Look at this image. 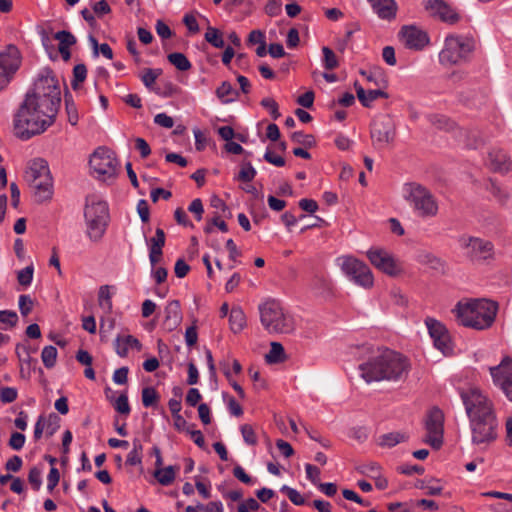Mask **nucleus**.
I'll return each mask as SVG.
<instances>
[{"label": "nucleus", "instance_id": "f257e3e1", "mask_svg": "<svg viewBox=\"0 0 512 512\" xmlns=\"http://www.w3.org/2000/svg\"><path fill=\"white\" fill-rule=\"evenodd\" d=\"M61 104V89L51 69L38 75L33 87L13 115V133L21 140H29L44 133L55 122Z\"/></svg>", "mask_w": 512, "mask_h": 512}, {"label": "nucleus", "instance_id": "f03ea898", "mask_svg": "<svg viewBox=\"0 0 512 512\" xmlns=\"http://www.w3.org/2000/svg\"><path fill=\"white\" fill-rule=\"evenodd\" d=\"M460 396L470 421L472 444L485 449L498 437V422L493 403L476 388L463 390Z\"/></svg>", "mask_w": 512, "mask_h": 512}, {"label": "nucleus", "instance_id": "7ed1b4c3", "mask_svg": "<svg viewBox=\"0 0 512 512\" xmlns=\"http://www.w3.org/2000/svg\"><path fill=\"white\" fill-rule=\"evenodd\" d=\"M361 377L367 382L400 381L410 370L409 360L402 354L384 349L359 365Z\"/></svg>", "mask_w": 512, "mask_h": 512}, {"label": "nucleus", "instance_id": "20e7f679", "mask_svg": "<svg viewBox=\"0 0 512 512\" xmlns=\"http://www.w3.org/2000/svg\"><path fill=\"white\" fill-rule=\"evenodd\" d=\"M497 310L498 305L494 301L472 299L467 302H458L452 312L461 325L483 330L493 324Z\"/></svg>", "mask_w": 512, "mask_h": 512}, {"label": "nucleus", "instance_id": "39448f33", "mask_svg": "<svg viewBox=\"0 0 512 512\" xmlns=\"http://www.w3.org/2000/svg\"><path fill=\"white\" fill-rule=\"evenodd\" d=\"M260 321L269 334H289L295 330V321L276 300L259 305Z\"/></svg>", "mask_w": 512, "mask_h": 512}, {"label": "nucleus", "instance_id": "423d86ee", "mask_svg": "<svg viewBox=\"0 0 512 512\" xmlns=\"http://www.w3.org/2000/svg\"><path fill=\"white\" fill-rule=\"evenodd\" d=\"M474 49L475 41L472 37L450 34L439 52V63L445 67L464 64L470 60Z\"/></svg>", "mask_w": 512, "mask_h": 512}, {"label": "nucleus", "instance_id": "0eeeda50", "mask_svg": "<svg viewBox=\"0 0 512 512\" xmlns=\"http://www.w3.org/2000/svg\"><path fill=\"white\" fill-rule=\"evenodd\" d=\"M84 217L87 226V236L91 241L99 242L103 238L108 226L109 209L107 203L96 197L88 198Z\"/></svg>", "mask_w": 512, "mask_h": 512}, {"label": "nucleus", "instance_id": "6e6552de", "mask_svg": "<svg viewBox=\"0 0 512 512\" xmlns=\"http://www.w3.org/2000/svg\"><path fill=\"white\" fill-rule=\"evenodd\" d=\"M404 198L418 217L433 218L437 216L438 201L426 187L416 183L406 184Z\"/></svg>", "mask_w": 512, "mask_h": 512}, {"label": "nucleus", "instance_id": "1a4fd4ad", "mask_svg": "<svg viewBox=\"0 0 512 512\" xmlns=\"http://www.w3.org/2000/svg\"><path fill=\"white\" fill-rule=\"evenodd\" d=\"M89 164L100 179L113 178L117 174L118 161L114 153L107 148L99 147L96 149L90 157Z\"/></svg>", "mask_w": 512, "mask_h": 512}, {"label": "nucleus", "instance_id": "9d476101", "mask_svg": "<svg viewBox=\"0 0 512 512\" xmlns=\"http://www.w3.org/2000/svg\"><path fill=\"white\" fill-rule=\"evenodd\" d=\"M341 268L343 272L357 285L369 289L374 284V277L370 268L362 261L353 257L343 258Z\"/></svg>", "mask_w": 512, "mask_h": 512}, {"label": "nucleus", "instance_id": "9b49d317", "mask_svg": "<svg viewBox=\"0 0 512 512\" xmlns=\"http://www.w3.org/2000/svg\"><path fill=\"white\" fill-rule=\"evenodd\" d=\"M493 384L512 402V358L505 356L501 362L489 368Z\"/></svg>", "mask_w": 512, "mask_h": 512}, {"label": "nucleus", "instance_id": "f8f14e48", "mask_svg": "<svg viewBox=\"0 0 512 512\" xmlns=\"http://www.w3.org/2000/svg\"><path fill=\"white\" fill-rule=\"evenodd\" d=\"M443 424L444 415L442 411L438 408L430 410L425 421L426 436L424 442L434 449H439L443 444Z\"/></svg>", "mask_w": 512, "mask_h": 512}, {"label": "nucleus", "instance_id": "ddd939ff", "mask_svg": "<svg viewBox=\"0 0 512 512\" xmlns=\"http://www.w3.org/2000/svg\"><path fill=\"white\" fill-rule=\"evenodd\" d=\"M371 264L389 276H397L402 272V267L391 253L384 249L372 248L367 252Z\"/></svg>", "mask_w": 512, "mask_h": 512}, {"label": "nucleus", "instance_id": "4468645a", "mask_svg": "<svg viewBox=\"0 0 512 512\" xmlns=\"http://www.w3.org/2000/svg\"><path fill=\"white\" fill-rule=\"evenodd\" d=\"M19 51L10 45L7 52L0 53V91L4 90L20 66Z\"/></svg>", "mask_w": 512, "mask_h": 512}, {"label": "nucleus", "instance_id": "2eb2a0df", "mask_svg": "<svg viewBox=\"0 0 512 512\" xmlns=\"http://www.w3.org/2000/svg\"><path fill=\"white\" fill-rule=\"evenodd\" d=\"M425 324L431 338L433 339L435 347L444 355L450 354L452 352V345L446 327L434 318H427L425 320Z\"/></svg>", "mask_w": 512, "mask_h": 512}, {"label": "nucleus", "instance_id": "dca6fc26", "mask_svg": "<svg viewBox=\"0 0 512 512\" xmlns=\"http://www.w3.org/2000/svg\"><path fill=\"white\" fill-rule=\"evenodd\" d=\"M371 138L378 148L388 146L395 138L394 124L387 118L374 121L371 127Z\"/></svg>", "mask_w": 512, "mask_h": 512}, {"label": "nucleus", "instance_id": "f3484780", "mask_svg": "<svg viewBox=\"0 0 512 512\" xmlns=\"http://www.w3.org/2000/svg\"><path fill=\"white\" fill-rule=\"evenodd\" d=\"M399 37L406 48L420 51L429 44V36L416 26H404L399 32Z\"/></svg>", "mask_w": 512, "mask_h": 512}, {"label": "nucleus", "instance_id": "a211bd4d", "mask_svg": "<svg viewBox=\"0 0 512 512\" xmlns=\"http://www.w3.org/2000/svg\"><path fill=\"white\" fill-rule=\"evenodd\" d=\"M467 256L473 262H483L493 258L494 246L490 241L471 237L465 243Z\"/></svg>", "mask_w": 512, "mask_h": 512}, {"label": "nucleus", "instance_id": "6ab92c4d", "mask_svg": "<svg viewBox=\"0 0 512 512\" xmlns=\"http://www.w3.org/2000/svg\"><path fill=\"white\" fill-rule=\"evenodd\" d=\"M425 9L431 16L437 17L448 24H455L460 19L455 9L443 0H426Z\"/></svg>", "mask_w": 512, "mask_h": 512}, {"label": "nucleus", "instance_id": "aec40b11", "mask_svg": "<svg viewBox=\"0 0 512 512\" xmlns=\"http://www.w3.org/2000/svg\"><path fill=\"white\" fill-rule=\"evenodd\" d=\"M33 190L35 201L42 203L51 200L53 196V179L51 173L47 175V179L39 178L28 182Z\"/></svg>", "mask_w": 512, "mask_h": 512}, {"label": "nucleus", "instance_id": "412c9836", "mask_svg": "<svg viewBox=\"0 0 512 512\" xmlns=\"http://www.w3.org/2000/svg\"><path fill=\"white\" fill-rule=\"evenodd\" d=\"M48 174H50V170L47 161L42 158H36L30 162L24 177L28 183L43 177L47 179Z\"/></svg>", "mask_w": 512, "mask_h": 512}, {"label": "nucleus", "instance_id": "4be33fe9", "mask_svg": "<svg viewBox=\"0 0 512 512\" xmlns=\"http://www.w3.org/2000/svg\"><path fill=\"white\" fill-rule=\"evenodd\" d=\"M489 165L492 170L500 173H506L512 169V161L500 149H493L489 153Z\"/></svg>", "mask_w": 512, "mask_h": 512}, {"label": "nucleus", "instance_id": "5701e85b", "mask_svg": "<svg viewBox=\"0 0 512 512\" xmlns=\"http://www.w3.org/2000/svg\"><path fill=\"white\" fill-rule=\"evenodd\" d=\"M54 39L59 42L58 50L63 60L68 61L71 57L70 47L76 44V37L67 30H61L54 34Z\"/></svg>", "mask_w": 512, "mask_h": 512}, {"label": "nucleus", "instance_id": "b1692460", "mask_svg": "<svg viewBox=\"0 0 512 512\" xmlns=\"http://www.w3.org/2000/svg\"><path fill=\"white\" fill-rule=\"evenodd\" d=\"M416 260L419 264L427 266L428 268L439 272L444 273L446 268V263L440 257L428 251H420L416 256Z\"/></svg>", "mask_w": 512, "mask_h": 512}, {"label": "nucleus", "instance_id": "393cba45", "mask_svg": "<svg viewBox=\"0 0 512 512\" xmlns=\"http://www.w3.org/2000/svg\"><path fill=\"white\" fill-rule=\"evenodd\" d=\"M182 314L180 303L177 300L168 302L165 307L164 324L169 330L175 329L181 322Z\"/></svg>", "mask_w": 512, "mask_h": 512}, {"label": "nucleus", "instance_id": "a878e982", "mask_svg": "<svg viewBox=\"0 0 512 512\" xmlns=\"http://www.w3.org/2000/svg\"><path fill=\"white\" fill-rule=\"evenodd\" d=\"M114 347L116 353L120 357H126L128 354L129 348H135L136 350L140 351L142 348V345L140 341L135 338L132 335H126V336H117L114 341Z\"/></svg>", "mask_w": 512, "mask_h": 512}, {"label": "nucleus", "instance_id": "bb28decb", "mask_svg": "<svg viewBox=\"0 0 512 512\" xmlns=\"http://www.w3.org/2000/svg\"><path fill=\"white\" fill-rule=\"evenodd\" d=\"M354 87L357 97L364 107H370L372 102L378 98H388V94L380 89L366 91L358 82L354 83Z\"/></svg>", "mask_w": 512, "mask_h": 512}, {"label": "nucleus", "instance_id": "cd10ccee", "mask_svg": "<svg viewBox=\"0 0 512 512\" xmlns=\"http://www.w3.org/2000/svg\"><path fill=\"white\" fill-rule=\"evenodd\" d=\"M374 12L383 19L395 17L396 3L394 0H369Z\"/></svg>", "mask_w": 512, "mask_h": 512}, {"label": "nucleus", "instance_id": "c85d7f7f", "mask_svg": "<svg viewBox=\"0 0 512 512\" xmlns=\"http://www.w3.org/2000/svg\"><path fill=\"white\" fill-rule=\"evenodd\" d=\"M179 471V466H167L155 468L153 473L156 480L163 486H169L176 478V473Z\"/></svg>", "mask_w": 512, "mask_h": 512}, {"label": "nucleus", "instance_id": "c756f323", "mask_svg": "<svg viewBox=\"0 0 512 512\" xmlns=\"http://www.w3.org/2000/svg\"><path fill=\"white\" fill-rule=\"evenodd\" d=\"M229 324H230V329L234 333H238V332L242 331L243 328L246 326V316L240 307H238V306L232 307V309L229 313Z\"/></svg>", "mask_w": 512, "mask_h": 512}, {"label": "nucleus", "instance_id": "7c9ffc66", "mask_svg": "<svg viewBox=\"0 0 512 512\" xmlns=\"http://www.w3.org/2000/svg\"><path fill=\"white\" fill-rule=\"evenodd\" d=\"M408 438L409 437L406 433L394 431V432H390V433L381 435L378 438V444L381 447L392 448L399 443L407 441Z\"/></svg>", "mask_w": 512, "mask_h": 512}, {"label": "nucleus", "instance_id": "2f4dec72", "mask_svg": "<svg viewBox=\"0 0 512 512\" xmlns=\"http://www.w3.org/2000/svg\"><path fill=\"white\" fill-rule=\"evenodd\" d=\"M216 96L223 104H227L237 99L239 93L232 87L230 82L223 81L216 89Z\"/></svg>", "mask_w": 512, "mask_h": 512}, {"label": "nucleus", "instance_id": "473e14b6", "mask_svg": "<svg viewBox=\"0 0 512 512\" xmlns=\"http://www.w3.org/2000/svg\"><path fill=\"white\" fill-rule=\"evenodd\" d=\"M286 355L284 348L279 342H272L270 351L265 355L268 364H277L285 361Z\"/></svg>", "mask_w": 512, "mask_h": 512}, {"label": "nucleus", "instance_id": "72a5a7b5", "mask_svg": "<svg viewBox=\"0 0 512 512\" xmlns=\"http://www.w3.org/2000/svg\"><path fill=\"white\" fill-rule=\"evenodd\" d=\"M204 38L215 48H223L225 45L222 33L217 28L209 26L205 32Z\"/></svg>", "mask_w": 512, "mask_h": 512}, {"label": "nucleus", "instance_id": "f704fd0d", "mask_svg": "<svg viewBox=\"0 0 512 512\" xmlns=\"http://www.w3.org/2000/svg\"><path fill=\"white\" fill-rule=\"evenodd\" d=\"M168 61L180 71H187L191 68L188 58L180 52L170 53L167 56Z\"/></svg>", "mask_w": 512, "mask_h": 512}, {"label": "nucleus", "instance_id": "c9c22d12", "mask_svg": "<svg viewBox=\"0 0 512 512\" xmlns=\"http://www.w3.org/2000/svg\"><path fill=\"white\" fill-rule=\"evenodd\" d=\"M57 355H58V352L54 346L49 345V346H45L43 348V350L41 352V359H42L44 366L47 369H51L55 366L56 360H57Z\"/></svg>", "mask_w": 512, "mask_h": 512}, {"label": "nucleus", "instance_id": "e433bc0d", "mask_svg": "<svg viewBox=\"0 0 512 512\" xmlns=\"http://www.w3.org/2000/svg\"><path fill=\"white\" fill-rule=\"evenodd\" d=\"M311 287L319 294H324L331 290V281L323 275H316L312 279Z\"/></svg>", "mask_w": 512, "mask_h": 512}, {"label": "nucleus", "instance_id": "4c0bfd02", "mask_svg": "<svg viewBox=\"0 0 512 512\" xmlns=\"http://www.w3.org/2000/svg\"><path fill=\"white\" fill-rule=\"evenodd\" d=\"M162 74V69H152V68H146L142 71L140 78L143 82V84L151 89L154 85L156 79Z\"/></svg>", "mask_w": 512, "mask_h": 512}, {"label": "nucleus", "instance_id": "58836bf2", "mask_svg": "<svg viewBox=\"0 0 512 512\" xmlns=\"http://www.w3.org/2000/svg\"><path fill=\"white\" fill-rule=\"evenodd\" d=\"M429 121L437 129L451 130L454 127V122L441 114L430 115Z\"/></svg>", "mask_w": 512, "mask_h": 512}, {"label": "nucleus", "instance_id": "ea45409f", "mask_svg": "<svg viewBox=\"0 0 512 512\" xmlns=\"http://www.w3.org/2000/svg\"><path fill=\"white\" fill-rule=\"evenodd\" d=\"M322 53H323V66L325 69L333 70L339 66L338 59L332 49L324 46L322 48Z\"/></svg>", "mask_w": 512, "mask_h": 512}, {"label": "nucleus", "instance_id": "a19ab883", "mask_svg": "<svg viewBox=\"0 0 512 512\" xmlns=\"http://www.w3.org/2000/svg\"><path fill=\"white\" fill-rule=\"evenodd\" d=\"M18 322V315L12 310L0 311V328L6 329L7 327H13Z\"/></svg>", "mask_w": 512, "mask_h": 512}, {"label": "nucleus", "instance_id": "79ce46f5", "mask_svg": "<svg viewBox=\"0 0 512 512\" xmlns=\"http://www.w3.org/2000/svg\"><path fill=\"white\" fill-rule=\"evenodd\" d=\"M87 68L84 64H77L73 68V79L71 86L74 90H77L82 82L86 79Z\"/></svg>", "mask_w": 512, "mask_h": 512}, {"label": "nucleus", "instance_id": "37998d69", "mask_svg": "<svg viewBox=\"0 0 512 512\" xmlns=\"http://www.w3.org/2000/svg\"><path fill=\"white\" fill-rule=\"evenodd\" d=\"M99 305L105 308L107 311L112 309V300L109 285H102L98 292Z\"/></svg>", "mask_w": 512, "mask_h": 512}, {"label": "nucleus", "instance_id": "c03bdc74", "mask_svg": "<svg viewBox=\"0 0 512 512\" xmlns=\"http://www.w3.org/2000/svg\"><path fill=\"white\" fill-rule=\"evenodd\" d=\"M487 190L494 196V198L500 202L501 204H504L507 199L509 198L508 192L499 186L494 181H490Z\"/></svg>", "mask_w": 512, "mask_h": 512}, {"label": "nucleus", "instance_id": "a18cd8bd", "mask_svg": "<svg viewBox=\"0 0 512 512\" xmlns=\"http://www.w3.org/2000/svg\"><path fill=\"white\" fill-rule=\"evenodd\" d=\"M291 140L294 143L301 144L307 148L313 147L316 143L315 139L312 135L305 134L302 131H296V132L292 133Z\"/></svg>", "mask_w": 512, "mask_h": 512}, {"label": "nucleus", "instance_id": "49530a36", "mask_svg": "<svg viewBox=\"0 0 512 512\" xmlns=\"http://www.w3.org/2000/svg\"><path fill=\"white\" fill-rule=\"evenodd\" d=\"M165 241L166 237L164 230L161 228H157L155 231V236L150 238V240L148 241L149 249L157 251L162 250L163 247L165 246Z\"/></svg>", "mask_w": 512, "mask_h": 512}, {"label": "nucleus", "instance_id": "de8ad7c7", "mask_svg": "<svg viewBox=\"0 0 512 512\" xmlns=\"http://www.w3.org/2000/svg\"><path fill=\"white\" fill-rule=\"evenodd\" d=\"M34 274L33 265H28L17 272V281L21 286L27 287L32 283Z\"/></svg>", "mask_w": 512, "mask_h": 512}, {"label": "nucleus", "instance_id": "09e8293b", "mask_svg": "<svg viewBox=\"0 0 512 512\" xmlns=\"http://www.w3.org/2000/svg\"><path fill=\"white\" fill-rule=\"evenodd\" d=\"M159 396L153 387H145L142 389V403L144 407H151L158 401Z\"/></svg>", "mask_w": 512, "mask_h": 512}, {"label": "nucleus", "instance_id": "8fccbe9b", "mask_svg": "<svg viewBox=\"0 0 512 512\" xmlns=\"http://www.w3.org/2000/svg\"><path fill=\"white\" fill-rule=\"evenodd\" d=\"M255 175L256 170L251 163L245 162L241 166L237 179L243 182H250L254 179Z\"/></svg>", "mask_w": 512, "mask_h": 512}, {"label": "nucleus", "instance_id": "3c124183", "mask_svg": "<svg viewBox=\"0 0 512 512\" xmlns=\"http://www.w3.org/2000/svg\"><path fill=\"white\" fill-rule=\"evenodd\" d=\"M114 409L123 415H129L131 408L128 402V397L125 393H122L113 403Z\"/></svg>", "mask_w": 512, "mask_h": 512}, {"label": "nucleus", "instance_id": "603ef678", "mask_svg": "<svg viewBox=\"0 0 512 512\" xmlns=\"http://www.w3.org/2000/svg\"><path fill=\"white\" fill-rule=\"evenodd\" d=\"M281 492L285 493L295 505H303L305 503L304 497L294 488L284 485L281 488Z\"/></svg>", "mask_w": 512, "mask_h": 512}, {"label": "nucleus", "instance_id": "864d4df0", "mask_svg": "<svg viewBox=\"0 0 512 512\" xmlns=\"http://www.w3.org/2000/svg\"><path fill=\"white\" fill-rule=\"evenodd\" d=\"M19 310L22 316H27L33 309L34 302L29 295L19 296Z\"/></svg>", "mask_w": 512, "mask_h": 512}, {"label": "nucleus", "instance_id": "5fc2aeb1", "mask_svg": "<svg viewBox=\"0 0 512 512\" xmlns=\"http://www.w3.org/2000/svg\"><path fill=\"white\" fill-rule=\"evenodd\" d=\"M26 437L20 432H13L10 436L8 445L13 450L19 451L24 447Z\"/></svg>", "mask_w": 512, "mask_h": 512}, {"label": "nucleus", "instance_id": "6e6d98bb", "mask_svg": "<svg viewBox=\"0 0 512 512\" xmlns=\"http://www.w3.org/2000/svg\"><path fill=\"white\" fill-rule=\"evenodd\" d=\"M17 389L12 387H2L0 389V401L2 403H12L17 399Z\"/></svg>", "mask_w": 512, "mask_h": 512}, {"label": "nucleus", "instance_id": "4d7b16f0", "mask_svg": "<svg viewBox=\"0 0 512 512\" xmlns=\"http://www.w3.org/2000/svg\"><path fill=\"white\" fill-rule=\"evenodd\" d=\"M241 433H242L244 441L248 445H256L257 444V437H256L255 431L251 425H249V424L242 425Z\"/></svg>", "mask_w": 512, "mask_h": 512}, {"label": "nucleus", "instance_id": "13d9d810", "mask_svg": "<svg viewBox=\"0 0 512 512\" xmlns=\"http://www.w3.org/2000/svg\"><path fill=\"white\" fill-rule=\"evenodd\" d=\"M261 105L270 111V114L274 120H277L280 117L281 114L278 109V104L273 98L267 97L262 99Z\"/></svg>", "mask_w": 512, "mask_h": 512}, {"label": "nucleus", "instance_id": "bf43d9fd", "mask_svg": "<svg viewBox=\"0 0 512 512\" xmlns=\"http://www.w3.org/2000/svg\"><path fill=\"white\" fill-rule=\"evenodd\" d=\"M65 106H66V112L68 114V121L72 125H76L78 122V113L76 110V106L74 102L68 98V96H65Z\"/></svg>", "mask_w": 512, "mask_h": 512}, {"label": "nucleus", "instance_id": "052dcab7", "mask_svg": "<svg viewBox=\"0 0 512 512\" xmlns=\"http://www.w3.org/2000/svg\"><path fill=\"white\" fill-rule=\"evenodd\" d=\"M28 481L35 491H38L42 485L41 470L37 467L30 469L28 474Z\"/></svg>", "mask_w": 512, "mask_h": 512}, {"label": "nucleus", "instance_id": "680f3d73", "mask_svg": "<svg viewBox=\"0 0 512 512\" xmlns=\"http://www.w3.org/2000/svg\"><path fill=\"white\" fill-rule=\"evenodd\" d=\"M213 226L218 227L222 232L228 231L227 224L225 223V221L220 219V216L217 213L214 214L213 218L211 219V222L206 225V227L204 228V231L208 234L212 233Z\"/></svg>", "mask_w": 512, "mask_h": 512}, {"label": "nucleus", "instance_id": "e2e57ef3", "mask_svg": "<svg viewBox=\"0 0 512 512\" xmlns=\"http://www.w3.org/2000/svg\"><path fill=\"white\" fill-rule=\"evenodd\" d=\"M307 479L310 480L314 485L320 483V469L312 464L305 465Z\"/></svg>", "mask_w": 512, "mask_h": 512}, {"label": "nucleus", "instance_id": "0e129e2a", "mask_svg": "<svg viewBox=\"0 0 512 512\" xmlns=\"http://www.w3.org/2000/svg\"><path fill=\"white\" fill-rule=\"evenodd\" d=\"M60 480V473L56 467H51L49 474L47 476V489L49 492H52L54 488L58 485Z\"/></svg>", "mask_w": 512, "mask_h": 512}, {"label": "nucleus", "instance_id": "69168bd1", "mask_svg": "<svg viewBox=\"0 0 512 512\" xmlns=\"http://www.w3.org/2000/svg\"><path fill=\"white\" fill-rule=\"evenodd\" d=\"M58 421L59 418L56 414H50L48 419H46L45 429L48 437L53 436L54 433L57 431L59 427Z\"/></svg>", "mask_w": 512, "mask_h": 512}, {"label": "nucleus", "instance_id": "338daca9", "mask_svg": "<svg viewBox=\"0 0 512 512\" xmlns=\"http://www.w3.org/2000/svg\"><path fill=\"white\" fill-rule=\"evenodd\" d=\"M174 217L179 225L193 228V223L189 220L187 213L182 208H177L174 212Z\"/></svg>", "mask_w": 512, "mask_h": 512}, {"label": "nucleus", "instance_id": "774afa93", "mask_svg": "<svg viewBox=\"0 0 512 512\" xmlns=\"http://www.w3.org/2000/svg\"><path fill=\"white\" fill-rule=\"evenodd\" d=\"M359 472L361 474H364L368 477H374L375 475L379 474L380 467L376 462H371L365 465H362L358 468Z\"/></svg>", "mask_w": 512, "mask_h": 512}]
</instances>
